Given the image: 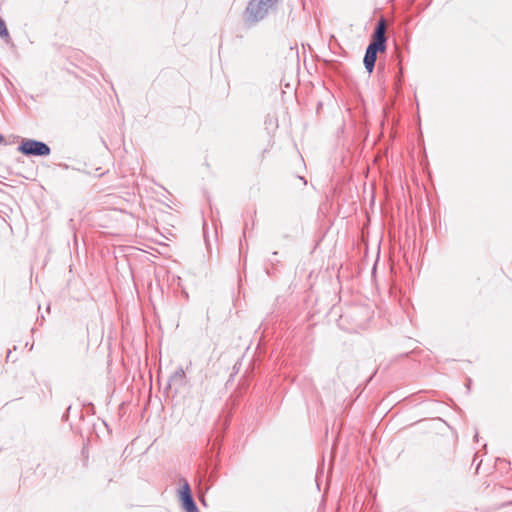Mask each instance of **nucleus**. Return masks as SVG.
Instances as JSON below:
<instances>
[{"instance_id":"nucleus-7","label":"nucleus","mask_w":512,"mask_h":512,"mask_svg":"<svg viewBox=\"0 0 512 512\" xmlns=\"http://www.w3.org/2000/svg\"><path fill=\"white\" fill-rule=\"evenodd\" d=\"M0 37L9 38V33L6 28L5 22L0 18Z\"/></svg>"},{"instance_id":"nucleus-9","label":"nucleus","mask_w":512,"mask_h":512,"mask_svg":"<svg viewBox=\"0 0 512 512\" xmlns=\"http://www.w3.org/2000/svg\"><path fill=\"white\" fill-rule=\"evenodd\" d=\"M4 141L3 136L0 134V144Z\"/></svg>"},{"instance_id":"nucleus-6","label":"nucleus","mask_w":512,"mask_h":512,"mask_svg":"<svg viewBox=\"0 0 512 512\" xmlns=\"http://www.w3.org/2000/svg\"><path fill=\"white\" fill-rule=\"evenodd\" d=\"M187 497H192L191 489L187 481H184V484L182 486V490L180 491V498L181 500L185 499Z\"/></svg>"},{"instance_id":"nucleus-1","label":"nucleus","mask_w":512,"mask_h":512,"mask_svg":"<svg viewBox=\"0 0 512 512\" xmlns=\"http://www.w3.org/2000/svg\"><path fill=\"white\" fill-rule=\"evenodd\" d=\"M281 0H250L244 10V23L251 27L275 11Z\"/></svg>"},{"instance_id":"nucleus-3","label":"nucleus","mask_w":512,"mask_h":512,"mask_svg":"<svg viewBox=\"0 0 512 512\" xmlns=\"http://www.w3.org/2000/svg\"><path fill=\"white\" fill-rule=\"evenodd\" d=\"M386 29V20L384 18L379 19L375 25L374 31L371 35V41L368 46L377 49L380 52H384L386 50L387 42Z\"/></svg>"},{"instance_id":"nucleus-2","label":"nucleus","mask_w":512,"mask_h":512,"mask_svg":"<svg viewBox=\"0 0 512 512\" xmlns=\"http://www.w3.org/2000/svg\"><path fill=\"white\" fill-rule=\"evenodd\" d=\"M18 150L24 155L32 156H48L51 152L46 143L33 139H23Z\"/></svg>"},{"instance_id":"nucleus-8","label":"nucleus","mask_w":512,"mask_h":512,"mask_svg":"<svg viewBox=\"0 0 512 512\" xmlns=\"http://www.w3.org/2000/svg\"><path fill=\"white\" fill-rule=\"evenodd\" d=\"M185 376V373L183 371V369H179L178 371H176L173 376L171 377V381H177V380H182Z\"/></svg>"},{"instance_id":"nucleus-4","label":"nucleus","mask_w":512,"mask_h":512,"mask_svg":"<svg viewBox=\"0 0 512 512\" xmlns=\"http://www.w3.org/2000/svg\"><path fill=\"white\" fill-rule=\"evenodd\" d=\"M378 52L380 51L369 46L366 48L363 63L369 73L374 70Z\"/></svg>"},{"instance_id":"nucleus-5","label":"nucleus","mask_w":512,"mask_h":512,"mask_svg":"<svg viewBox=\"0 0 512 512\" xmlns=\"http://www.w3.org/2000/svg\"><path fill=\"white\" fill-rule=\"evenodd\" d=\"M181 501H182V506L186 510V512H199L193 497L186 496V498Z\"/></svg>"}]
</instances>
